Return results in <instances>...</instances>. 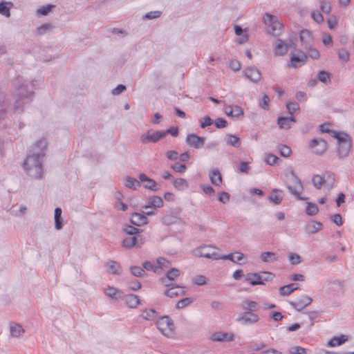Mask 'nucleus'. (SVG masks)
Instances as JSON below:
<instances>
[{"label":"nucleus","mask_w":354,"mask_h":354,"mask_svg":"<svg viewBox=\"0 0 354 354\" xmlns=\"http://www.w3.org/2000/svg\"><path fill=\"white\" fill-rule=\"evenodd\" d=\"M162 12L160 11H158V10H155V11H151V12H149L147 13H146L142 19H157L158 18L160 15H161Z\"/></svg>","instance_id":"obj_57"},{"label":"nucleus","mask_w":354,"mask_h":354,"mask_svg":"<svg viewBox=\"0 0 354 354\" xmlns=\"http://www.w3.org/2000/svg\"><path fill=\"white\" fill-rule=\"evenodd\" d=\"M173 185L178 191H184L189 187L188 182L182 178L174 179Z\"/></svg>","instance_id":"obj_41"},{"label":"nucleus","mask_w":354,"mask_h":354,"mask_svg":"<svg viewBox=\"0 0 354 354\" xmlns=\"http://www.w3.org/2000/svg\"><path fill=\"white\" fill-rule=\"evenodd\" d=\"M141 317L146 320L156 322L159 318V314L155 310L149 308L142 310Z\"/></svg>","instance_id":"obj_34"},{"label":"nucleus","mask_w":354,"mask_h":354,"mask_svg":"<svg viewBox=\"0 0 354 354\" xmlns=\"http://www.w3.org/2000/svg\"><path fill=\"white\" fill-rule=\"evenodd\" d=\"M337 54L339 59L342 62H346L349 60V53L346 49L339 50Z\"/></svg>","instance_id":"obj_58"},{"label":"nucleus","mask_w":354,"mask_h":354,"mask_svg":"<svg viewBox=\"0 0 354 354\" xmlns=\"http://www.w3.org/2000/svg\"><path fill=\"white\" fill-rule=\"evenodd\" d=\"M210 249L216 250V248L214 245L204 246V247L198 248L196 250V254L201 257H205V258L210 259L212 260H218L219 259V254L215 251L209 252V250H210Z\"/></svg>","instance_id":"obj_12"},{"label":"nucleus","mask_w":354,"mask_h":354,"mask_svg":"<svg viewBox=\"0 0 354 354\" xmlns=\"http://www.w3.org/2000/svg\"><path fill=\"white\" fill-rule=\"evenodd\" d=\"M62 210L60 207H56L55 209L54 221H55V228L57 230H60L63 227L64 220L62 216Z\"/></svg>","instance_id":"obj_33"},{"label":"nucleus","mask_w":354,"mask_h":354,"mask_svg":"<svg viewBox=\"0 0 354 354\" xmlns=\"http://www.w3.org/2000/svg\"><path fill=\"white\" fill-rule=\"evenodd\" d=\"M318 207L315 203H308L306 212L308 215L313 216L318 213Z\"/></svg>","instance_id":"obj_50"},{"label":"nucleus","mask_w":354,"mask_h":354,"mask_svg":"<svg viewBox=\"0 0 354 354\" xmlns=\"http://www.w3.org/2000/svg\"><path fill=\"white\" fill-rule=\"evenodd\" d=\"M332 137L337 142V156L339 158L348 156L352 147V140L350 136L344 131H333Z\"/></svg>","instance_id":"obj_4"},{"label":"nucleus","mask_w":354,"mask_h":354,"mask_svg":"<svg viewBox=\"0 0 354 354\" xmlns=\"http://www.w3.org/2000/svg\"><path fill=\"white\" fill-rule=\"evenodd\" d=\"M193 302V299L189 297L183 298L180 300H179L176 304V308H183L185 306H189Z\"/></svg>","instance_id":"obj_55"},{"label":"nucleus","mask_w":354,"mask_h":354,"mask_svg":"<svg viewBox=\"0 0 354 354\" xmlns=\"http://www.w3.org/2000/svg\"><path fill=\"white\" fill-rule=\"evenodd\" d=\"M305 49L308 50V55L310 58L313 59H317L319 57V52L316 48H312V46H310Z\"/></svg>","instance_id":"obj_61"},{"label":"nucleus","mask_w":354,"mask_h":354,"mask_svg":"<svg viewBox=\"0 0 354 354\" xmlns=\"http://www.w3.org/2000/svg\"><path fill=\"white\" fill-rule=\"evenodd\" d=\"M192 282L198 286L206 284L207 279L204 275H197L192 279Z\"/></svg>","instance_id":"obj_59"},{"label":"nucleus","mask_w":354,"mask_h":354,"mask_svg":"<svg viewBox=\"0 0 354 354\" xmlns=\"http://www.w3.org/2000/svg\"><path fill=\"white\" fill-rule=\"evenodd\" d=\"M295 122L294 117H279L277 123L280 129H288L291 127L292 123Z\"/></svg>","instance_id":"obj_31"},{"label":"nucleus","mask_w":354,"mask_h":354,"mask_svg":"<svg viewBox=\"0 0 354 354\" xmlns=\"http://www.w3.org/2000/svg\"><path fill=\"white\" fill-rule=\"evenodd\" d=\"M300 40L304 48L310 46L313 42V37L312 32L306 29L302 30L300 32Z\"/></svg>","instance_id":"obj_23"},{"label":"nucleus","mask_w":354,"mask_h":354,"mask_svg":"<svg viewBox=\"0 0 354 354\" xmlns=\"http://www.w3.org/2000/svg\"><path fill=\"white\" fill-rule=\"evenodd\" d=\"M233 333L217 331L210 334L209 339L213 342H230L234 340Z\"/></svg>","instance_id":"obj_13"},{"label":"nucleus","mask_w":354,"mask_h":354,"mask_svg":"<svg viewBox=\"0 0 354 354\" xmlns=\"http://www.w3.org/2000/svg\"><path fill=\"white\" fill-rule=\"evenodd\" d=\"M317 78L319 81L326 84L330 82V75L326 71H319L317 74Z\"/></svg>","instance_id":"obj_47"},{"label":"nucleus","mask_w":354,"mask_h":354,"mask_svg":"<svg viewBox=\"0 0 354 354\" xmlns=\"http://www.w3.org/2000/svg\"><path fill=\"white\" fill-rule=\"evenodd\" d=\"M109 272L113 274H120L122 272V268L119 263L115 261H109L106 263Z\"/></svg>","instance_id":"obj_39"},{"label":"nucleus","mask_w":354,"mask_h":354,"mask_svg":"<svg viewBox=\"0 0 354 354\" xmlns=\"http://www.w3.org/2000/svg\"><path fill=\"white\" fill-rule=\"evenodd\" d=\"M139 180L143 183V186L148 189L152 191H157L160 188L158 183L152 178H150L145 174H140L139 175Z\"/></svg>","instance_id":"obj_18"},{"label":"nucleus","mask_w":354,"mask_h":354,"mask_svg":"<svg viewBox=\"0 0 354 354\" xmlns=\"http://www.w3.org/2000/svg\"><path fill=\"white\" fill-rule=\"evenodd\" d=\"M131 221L135 225L142 226L147 224L149 220L144 214L135 212L131 216Z\"/></svg>","instance_id":"obj_27"},{"label":"nucleus","mask_w":354,"mask_h":354,"mask_svg":"<svg viewBox=\"0 0 354 354\" xmlns=\"http://www.w3.org/2000/svg\"><path fill=\"white\" fill-rule=\"evenodd\" d=\"M288 259L292 265H298L302 261L301 257L299 254L293 252L288 254Z\"/></svg>","instance_id":"obj_49"},{"label":"nucleus","mask_w":354,"mask_h":354,"mask_svg":"<svg viewBox=\"0 0 354 354\" xmlns=\"http://www.w3.org/2000/svg\"><path fill=\"white\" fill-rule=\"evenodd\" d=\"M14 108L17 111H20L24 104L31 101L35 85L34 81H28L19 77L14 81Z\"/></svg>","instance_id":"obj_2"},{"label":"nucleus","mask_w":354,"mask_h":354,"mask_svg":"<svg viewBox=\"0 0 354 354\" xmlns=\"http://www.w3.org/2000/svg\"><path fill=\"white\" fill-rule=\"evenodd\" d=\"M163 138L164 133H162V131H157L151 129L140 136V140L142 144H147L149 142L155 143Z\"/></svg>","instance_id":"obj_8"},{"label":"nucleus","mask_w":354,"mask_h":354,"mask_svg":"<svg viewBox=\"0 0 354 354\" xmlns=\"http://www.w3.org/2000/svg\"><path fill=\"white\" fill-rule=\"evenodd\" d=\"M320 10L326 14L331 11V0H319Z\"/></svg>","instance_id":"obj_45"},{"label":"nucleus","mask_w":354,"mask_h":354,"mask_svg":"<svg viewBox=\"0 0 354 354\" xmlns=\"http://www.w3.org/2000/svg\"><path fill=\"white\" fill-rule=\"evenodd\" d=\"M335 182V174L331 172H326L322 175H315L312 178V183L317 189H326L329 192L334 186Z\"/></svg>","instance_id":"obj_5"},{"label":"nucleus","mask_w":354,"mask_h":354,"mask_svg":"<svg viewBox=\"0 0 354 354\" xmlns=\"http://www.w3.org/2000/svg\"><path fill=\"white\" fill-rule=\"evenodd\" d=\"M283 181L290 192L297 199L304 200L301 196L303 185L299 178L296 176L292 167H289L283 174Z\"/></svg>","instance_id":"obj_3"},{"label":"nucleus","mask_w":354,"mask_h":354,"mask_svg":"<svg viewBox=\"0 0 354 354\" xmlns=\"http://www.w3.org/2000/svg\"><path fill=\"white\" fill-rule=\"evenodd\" d=\"M306 55L302 52H297V53H292L290 56V66L293 68H297L304 64L306 60Z\"/></svg>","instance_id":"obj_20"},{"label":"nucleus","mask_w":354,"mask_h":354,"mask_svg":"<svg viewBox=\"0 0 354 354\" xmlns=\"http://www.w3.org/2000/svg\"><path fill=\"white\" fill-rule=\"evenodd\" d=\"M225 141L227 145H230L236 148H239L241 144L240 138L232 134L226 135Z\"/></svg>","instance_id":"obj_40"},{"label":"nucleus","mask_w":354,"mask_h":354,"mask_svg":"<svg viewBox=\"0 0 354 354\" xmlns=\"http://www.w3.org/2000/svg\"><path fill=\"white\" fill-rule=\"evenodd\" d=\"M264 22L268 26V32L274 36H279L283 32V25L276 17L266 14L263 17Z\"/></svg>","instance_id":"obj_7"},{"label":"nucleus","mask_w":354,"mask_h":354,"mask_svg":"<svg viewBox=\"0 0 354 354\" xmlns=\"http://www.w3.org/2000/svg\"><path fill=\"white\" fill-rule=\"evenodd\" d=\"M348 340V336L345 335H341L339 336H335L332 337L326 344L328 347H335L340 346L345 343Z\"/></svg>","instance_id":"obj_29"},{"label":"nucleus","mask_w":354,"mask_h":354,"mask_svg":"<svg viewBox=\"0 0 354 354\" xmlns=\"http://www.w3.org/2000/svg\"><path fill=\"white\" fill-rule=\"evenodd\" d=\"M245 76L248 78L251 82L257 83L261 78L260 71L254 67H249L243 71Z\"/></svg>","instance_id":"obj_22"},{"label":"nucleus","mask_w":354,"mask_h":354,"mask_svg":"<svg viewBox=\"0 0 354 354\" xmlns=\"http://www.w3.org/2000/svg\"><path fill=\"white\" fill-rule=\"evenodd\" d=\"M241 306L242 309L245 310V311H250V312H254L259 310V305L258 303L254 301L250 300H245L243 301Z\"/></svg>","instance_id":"obj_37"},{"label":"nucleus","mask_w":354,"mask_h":354,"mask_svg":"<svg viewBox=\"0 0 354 354\" xmlns=\"http://www.w3.org/2000/svg\"><path fill=\"white\" fill-rule=\"evenodd\" d=\"M278 160V157L272 153H267L265 156V162L269 165H273Z\"/></svg>","instance_id":"obj_62"},{"label":"nucleus","mask_w":354,"mask_h":354,"mask_svg":"<svg viewBox=\"0 0 354 354\" xmlns=\"http://www.w3.org/2000/svg\"><path fill=\"white\" fill-rule=\"evenodd\" d=\"M156 266L158 267V274H160L162 270L170 266V262L165 258L160 257L156 259Z\"/></svg>","instance_id":"obj_44"},{"label":"nucleus","mask_w":354,"mask_h":354,"mask_svg":"<svg viewBox=\"0 0 354 354\" xmlns=\"http://www.w3.org/2000/svg\"><path fill=\"white\" fill-rule=\"evenodd\" d=\"M262 274L268 275V277L263 278V276L261 274L250 272L245 275V280L252 286L262 285L264 284V281L271 280L274 277L272 273L268 272H265Z\"/></svg>","instance_id":"obj_9"},{"label":"nucleus","mask_w":354,"mask_h":354,"mask_svg":"<svg viewBox=\"0 0 354 354\" xmlns=\"http://www.w3.org/2000/svg\"><path fill=\"white\" fill-rule=\"evenodd\" d=\"M50 24H44L37 28V32L38 35H44L49 32L52 28Z\"/></svg>","instance_id":"obj_54"},{"label":"nucleus","mask_w":354,"mask_h":354,"mask_svg":"<svg viewBox=\"0 0 354 354\" xmlns=\"http://www.w3.org/2000/svg\"><path fill=\"white\" fill-rule=\"evenodd\" d=\"M145 243V238L142 236H129L125 237L122 245L124 248H131L133 247L140 248Z\"/></svg>","instance_id":"obj_11"},{"label":"nucleus","mask_w":354,"mask_h":354,"mask_svg":"<svg viewBox=\"0 0 354 354\" xmlns=\"http://www.w3.org/2000/svg\"><path fill=\"white\" fill-rule=\"evenodd\" d=\"M309 147L313 150L314 153L320 155L326 151L328 145L324 139L314 138L310 141Z\"/></svg>","instance_id":"obj_15"},{"label":"nucleus","mask_w":354,"mask_h":354,"mask_svg":"<svg viewBox=\"0 0 354 354\" xmlns=\"http://www.w3.org/2000/svg\"><path fill=\"white\" fill-rule=\"evenodd\" d=\"M283 198V191L274 189L272 190L270 196H269V200L274 203L275 205H279L281 203Z\"/></svg>","instance_id":"obj_32"},{"label":"nucleus","mask_w":354,"mask_h":354,"mask_svg":"<svg viewBox=\"0 0 354 354\" xmlns=\"http://www.w3.org/2000/svg\"><path fill=\"white\" fill-rule=\"evenodd\" d=\"M54 6H51V5L44 6H41L39 8H38L37 12L39 15H46L48 13H49L50 12V10H52V8Z\"/></svg>","instance_id":"obj_64"},{"label":"nucleus","mask_w":354,"mask_h":354,"mask_svg":"<svg viewBox=\"0 0 354 354\" xmlns=\"http://www.w3.org/2000/svg\"><path fill=\"white\" fill-rule=\"evenodd\" d=\"M124 185L129 188L136 189L140 186V181L134 178L127 176L124 180Z\"/></svg>","instance_id":"obj_43"},{"label":"nucleus","mask_w":354,"mask_h":354,"mask_svg":"<svg viewBox=\"0 0 354 354\" xmlns=\"http://www.w3.org/2000/svg\"><path fill=\"white\" fill-rule=\"evenodd\" d=\"M209 176L211 183L214 185L221 186V185L222 184V176L221 174L217 169L210 171Z\"/></svg>","instance_id":"obj_35"},{"label":"nucleus","mask_w":354,"mask_h":354,"mask_svg":"<svg viewBox=\"0 0 354 354\" xmlns=\"http://www.w3.org/2000/svg\"><path fill=\"white\" fill-rule=\"evenodd\" d=\"M224 112L225 113L230 117L232 118H239L241 115H243V109L238 105H226L224 106Z\"/></svg>","instance_id":"obj_21"},{"label":"nucleus","mask_w":354,"mask_h":354,"mask_svg":"<svg viewBox=\"0 0 354 354\" xmlns=\"http://www.w3.org/2000/svg\"><path fill=\"white\" fill-rule=\"evenodd\" d=\"M313 299L311 297L306 295H302L300 297L297 299L295 301H290V304L297 311L302 310L305 307L310 305Z\"/></svg>","instance_id":"obj_16"},{"label":"nucleus","mask_w":354,"mask_h":354,"mask_svg":"<svg viewBox=\"0 0 354 354\" xmlns=\"http://www.w3.org/2000/svg\"><path fill=\"white\" fill-rule=\"evenodd\" d=\"M8 3L2 1L0 3V13L7 17L10 16V7H8Z\"/></svg>","instance_id":"obj_53"},{"label":"nucleus","mask_w":354,"mask_h":354,"mask_svg":"<svg viewBox=\"0 0 354 354\" xmlns=\"http://www.w3.org/2000/svg\"><path fill=\"white\" fill-rule=\"evenodd\" d=\"M144 269L148 271H153L155 273L158 274V267L156 266V261L155 262H151L149 261H146L142 263Z\"/></svg>","instance_id":"obj_48"},{"label":"nucleus","mask_w":354,"mask_h":354,"mask_svg":"<svg viewBox=\"0 0 354 354\" xmlns=\"http://www.w3.org/2000/svg\"><path fill=\"white\" fill-rule=\"evenodd\" d=\"M299 288L297 283H290L279 288V293L283 296H287L290 295L294 290Z\"/></svg>","instance_id":"obj_38"},{"label":"nucleus","mask_w":354,"mask_h":354,"mask_svg":"<svg viewBox=\"0 0 354 354\" xmlns=\"http://www.w3.org/2000/svg\"><path fill=\"white\" fill-rule=\"evenodd\" d=\"M290 354H311L310 351L301 346H295L288 349Z\"/></svg>","instance_id":"obj_46"},{"label":"nucleus","mask_w":354,"mask_h":354,"mask_svg":"<svg viewBox=\"0 0 354 354\" xmlns=\"http://www.w3.org/2000/svg\"><path fill=\"white\" fill-rule=\"evenodd\" d=\"M260 258L263 263H273L278 261L277 254L273 252H261Z\"/></svg>","instance_id":"obj_36"},{"label":"nucleus","mask_w":354,"mask_h":354,"mask_svg":"<svg viewBox=\"0 0 354 354\" xmlns=\"http://www.w3.org/2000/svg\"><path fill=\"white\" fill-rule=\"evenodd\" d=\"M286 108L288 109V113L290 115H292L295 112L299 109V105L298 103L295 102H289L286 104Z\"/></svg>","instance_id":"obj_51"},{"label":"nucleus","mask_w":354,"mask_h":354,"mask_svg":"<svg viewBox=\"0 0 354 354\" xmlns=\"http://www.w3.org/2000/svg\"><path fill=\"white\" fill-rule=\"evenodd\" d=\"M322 227V223L317 221H311L305 226V231L308 234H313L319 232Z\"/></svg>","instance_id":"obj_28"},{"label":"nucleus","mask_w":354,"mask_h":354,"mask_svg":"<svg viewBox=\"0 0 354 354\" xmlns=\"http://www.w3.org/2000/svg\"><path fill=\"white\" fill-rule=\"evenodd\" d=\"M125 301L130 308H136L140 304V299L136 295H127Z\"/></svg>","instance_id":"obj_42"},{"label":"nucleus","mask_w":354,"mask_h":354,"mask_svg":"<svg viewBox=\"0 0 354 354\" xmlns=\"http://www.w3.org/2000/svg\"><path fill=\"white\" fill-rule=\"evenodd\" d=\"M47 141L41 138L35 142L29 150L22 167L25 172L30 177L35 179H41L44 177V159L47 149Z\"/></svg>","instance_id":"obj_1"},{"label":"nucleus","mask_w":354,"mask_h":354,"mask_svg":"<svg viewBox=\"0 0 354 354\" xmlns=\"http://www.w3.org/2000/svg\"><path fill=\"white\" fill-rule=\"evenodd\" d=\"M205 138L198 136L195 133H189L187 134L185 142L186 143L195 149H201L205 145Z\"/></svg>","instance_id":"obj_14"},{"label":"nucleus","mask_w":354,"mask_h":354,"mask_svg":"<svg viewBox=\"0 0 354 354\" xmlns=\"http://www.w3.org/2000/svg\"><path fill=\"white\" fill-rule=\"evenodd\" d=\"M171 168L176 172H178V173H185L187 169V167L185 165L178 164V163L172 165L171 166Z\"/></svg>","instance_id":"obj_63"},{"label":"nucleus","mask_w":354,"mask_h":354,"mask_svg":"<svg viewBox=\"0 0 354 354\" xmlns=\"http://www.w3.org/2000/svg\"><path fill=\"white\" fill-rule=\"evenodd\" d=\"M292 44V41L287 44L282 39H278L275 41L274 48V54L275 56H282L286 54L289 46Z\"/></svg>","instance_id":"obj_17"},{"label":"nucleus","mask_w":354,"mask_h":354,"mask_svg":"<svg viewBox=\"0 0 354 354\" xmlns=\"http://www.w3.org/2000/svg\"><path fill=\"white\" fill-rule=\"evenodd\" d=\"M164 205L163 200L161 197L153 196L148 198L147 204L144 206L145 209L148 208H159Z\"/></svg>","instance_id":"obj_25"},{"label":"nucleus","mask_w":354,"mask_h":354,"mask_svg":"<svg viewBox=\"0 0 354 354\" xmlns=\"http://www.w3.org/2000/svg\"><path fill=\"white\" fill-rule=\"evenodd\" d=\"M10 335L14 338H20L25 333L24 327L16 322H12L9 323Z\"/></svg>","instance_id":"obj_19"},{"label":"nucleus","mask_w":354,"mask_h":354,"mask_svg":"<svg viewBox=\"0 0 354 354\" xmlns=\"http://www.w3.org/2000/svg\"><path fill=\"white\" fill-rule=\"evenodd\" d=\"M124 231L125 233L129 236H134L135 234L140 232V229L136 228L131 225H126L124 227Z\"/></svg>","instance_id":"obj_60"},{"label":"nucleus","mask_w":354,"mask_h":354,"mask_svg":"<svg viewBox=\"0 0 354 354\" xmlns=\"http://www.w3.org/2000/svg\"><path fill=\"white\" fill-rule=\"evenodd\" d=\"M236 321L242 325L250 326L257 323L259 321V317L254 313L245 311L239 315Z\"/></svg>","instance_id":"obj_10"},{"label":"nucleus","mask_w":354,"mask_h":354,"mask_svg":"<svg viewBox=\"0 0 354 354\" xmlns=\"http://www.w3.org/2000/svg\"><path fill=\"white\" fill-rule=\"evenodd\" d=\"M180 270L176 268H171L166 274V277L162 279V282L165 286H172V283H169L168 281H174L179 275Z\"/></svg>","instance_id":"obj_26"},{"label":"nucleus","mask_w":354,"mask_h":354,"mask_svg":"<svg viewBox=\"0 0 354 354\" xmlns=\"http://www.w3.org/2000/svg\"><path fill=\"white\" fill-rule=\"evenodd\" d=\"M130 271L135 277H142L145 274L144 269L140 266H131L130 268Z\"/></svg>","instance_id":"obj_52"},{"label":"nucleus","mask_w":354,"mask_h":354,"mask_svg":"<svg viewBox=\"0 0 354 354\" xmlns=\"http://www.w3.org/2000/svg\"><path fill=\"white\" fill-rule=\"evenodd\" d=\"M104 295L112 299L117 300L122 295V292L115 287L107 286L103 288Z\"/></svg>","instance_id":"obj_24"},{"label":"nucleus","mask_w":354,"mask_h":354,"mask_svg":"<svg viewBox=\"0 0 354 354\" xmlns=\"http://www.w3.org/2000/svg\"><path fill=\"white\" fill-rule=\"evenodd\" d=\"M156 326L159 331L167 337H172L175 334L174 322L168 316H162L156 321Z\"/></svg>","instance_id":"obj_6"},{"label":"nucleus","mask_w":354,"mask_h":354,"mask_svg":"<svg viewBox=\"0 0 354 354\" xmlns=\"http://www.w3.org/2000/svg\"><path fill=\"white\" fill-rule=\"evenodd\" d=\"M185 292V287L178 286H173L172 285L170 288L165 290V294L167 297L172 298L176 296L183 295Z\"/></svg>","instance_id":"obj_30"},{"label":"nucleus","mask_w":354,"mask_h":354,"mask_svg":"<svg viewBox=\"0 0 354 354\" xmlns=\"http://www.w3.org/2000/svg\"><path fill=\"white\" fill-rule=\"evenodd\" d=\"M311 17L318 24H321L324 21V17L321 14V12L318 10H313L311 12Z\"/></svg>","instance_id":"obj_56"}]
</instances>
